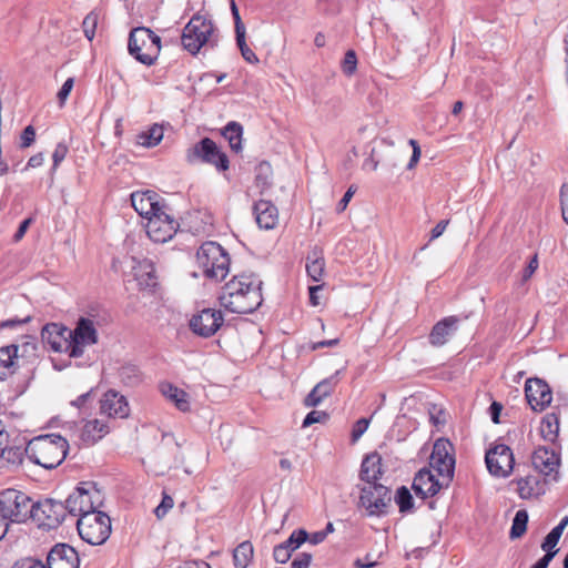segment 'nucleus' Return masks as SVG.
Instances as JSON below:
<instances>
[{
    "label": "nucleus",
    "mask_w": 568,
    "mask_h": 568,
    "mask_svg": "<svg viewBox=\"0 0 568 568\" xmlns=\"http://www.w3.org/2000/svg\"><path fill=\"white\" fill-rule=\"evenodd\" d=\"M503 409V405L498 402H493L489 406L490 418L495 424L499 423V415Z\"/></svg>",
    "instance_id": "63"
},
{
    "label": "nucleus",
    "mask_w": 568,
    "mask_h": 568,
    "mask_svg": "<svg viewBox=\"0 0 568 568\" xmlns=\"http://www.w3.org/2000/svg\"><path fill=\"white\" fill-rule=\"evenodd\" d=\"M180 227L179 222L172 215L169 205L163 207L145 223L148 236L154 243H166L173 239Z\"/></svg>",
    "instance_id": "10"
},
{
    "label": "nucleus",
    "mask_w": 568,
    "mask_h": 568,
    "mask_svg": "<svg viewBox=\"0 0 568 568\" xmlns=\"http://www.w3.org/2000/svg\"><path fill=\"white\" fill-rule=\"evenodd\" d=\"M540 434L545 440L555 443L559 435V416L556 413H548L542 417Z\"/></svg>",
    "instance_id": "32"
},
{
    "label": "nucleus",
    "mask_w": 568,
    "mask_h": 568,
    "mask_svg": "<svg viewBox=\"0 0 568 568\" xmlns=\"http://www.w3.org/2000/svg\"><path fill=\"white\" fill-rule=\"evenodd\" d=\"M324 397L314 387L304 399L306 407H316L323 402Z\"/></svg>",
    "instance_id": "56"
},
{
    "label": "nucleus",
    "mask_w": 568,
    "mask_h": 568,
    "mask_svg": "<svg viewBox=\"0 0 568 568\" xmlns=\"http://www.w3.org/2000/svg\"><path fill=\"white\" fill-rule=\"evenodd\" d=\"M0 510L11 523H24L32 517L33 500L23 491L6 489L0 493Z\"/></svg>",
    "instance_id": "9"
},
{
    "label": "nucleus",
    "mask_w": 568,
    "mask_h": 568,
    "mask_svg": "<svg viewBox=\"0 0 568 568\" xmlns=\"http://www.w3.org/2000/svg\"><path fill=\"white\" fill-rule=\"evenodd\" d=\"M105 317L94 308L85 315L80 316L71 332V358H80L84 355L85 348L93 346L99 342L98 327H100Z\"/></svg>",
    "instance_id": "3"
},
{
    "label": "nucleus",
    "mask_w": 568,
    "mask_h": 568,
    "mask_svg": "<svg viewBox=\"0 0 568 568\" xmlns=\"http://www.w3.org/2000/svg\"><path fill=\"white\" fill-rule=\"evenodd\" d=\"M357 68V57L355 51L348 50L342 61V71L345 75L351 77L355 73Z\"/></svg>",
    "instance_id": "44"
},
{
    "label": "nucleus",
    "mask_w": 568,
    "mask_h": 568,
    "mask_svg": "<svg viewBox=\"0 0 568 568\" xmlns=\"http://www.w3.org/2000/svg\"><path fill=\"white\" fill-rule=\"evenodd\" d=\"M155 270L149 260L139 261L134 266V277L141 288H151L156 285Z\"/></svg>",
    "instance_id": "29"
},
{
    "label": "nucleus",
    "mask_w": 568,
    "mask_h": 568,
    "mask_svg": "<svg viewBox=\"0 0 568 568\" xmlns=\"http://www.w3.org/2000/svg\"><path fill=\"white\" fill-rule=\"evenodd\" d=\"M67 154H68V146L64 143H58L52 153V160H53L52 172H54L57 170L59 164L65 159Z\"/></svg>",
    "instance_id": "49"
},
{
    "label": "nucleus",
    "mask_w": 568,
    "mask_h": 568,
    "mask_svg": "<svg viewBox=\"0 0 568 568\" xmlns=\"http://www.w3.org/2000/svg\"><path fill=\"white\" fill-rule=\"evenodd\" d=\"M327 417H328V415L323 410H312L305 416V418L302 423V427L305 428L315 423H322V422L326 420Z\"/></svg>",
    "instance_id": "46"
},
{
    "label": "nucleus",
    "mask_w": 568,
    "mask_h": 568,
    "mask_svg": "<svg viewBox=\"0 0 568 568\" xmlns=\"http://www.w3.org/2000/svg\"><path fill=\"white\" fill-rule=\"evenodd\" d=\"M361 504L369 516H382L390 501L389 489L382 484L367 485L362 489Z\"/></svg>",
    "instance_id": "16"
},
{
    "label": "nucleus",
    "mask_w": 568,
    "mask_h": 568,
    "mask_svg": "<svg viewBox=\"0 0 568 568\" xmlns=\"http://www.w3.org/2000/svg\"><path fill=\"white\" fill-rule=\"evenodd\" d=\"M485 463L490 475L507 478L514 469L513 450L505 444H495L486 452Z\"/></svg>",
    "instance_id": "14"
},
{
    "label": "nucleus",
    "mask_w": 568,
    "mask_h": 568,
    "mask_svg": "<svg viewBox=\"0 0 568 568\" xmlns=\"http://www.w3.org/2000/svg\"><path fill=\"white\" fill-rule=\"evenodd\" d=\"M30 321V316H27L24 318H9V320H6L3 322H1L0 324V327L1 328H12V327H16L18 325H22V324H26Z\"/></svg>",
    "instance_id": "61"
},
{
    "label": "nucleus",
    "mask_w": 568,
    "mask_h": 568,
    "mask_svg": "<svg viewBox=\"0 0 568 568\" xmlns=\"http://www.w3.org/2000/svg\"><path fill=\"white\" fill-rule=\"evenodd\" d=\"M186 161L191 164L199 161L209 163L219 171H226L230 164L226 154L221 152L216 143L210 138H204L190 148L186 151Z\"/></svg>",
    "instance_id": "11"
},
{
    "label": "nucleus",
    "mask_w": 568,
    "mask_h": 568,
    "mask_svg": "<svg viewBox=\"0 0 568 568\" xmlns=\"http://www.w3.org/2000/svg\"><path fill=\"white\" fill-rule=\"evenodd\" d=\"M68 514L82 518L84 514L95 513L102 505L101 491L93 483H80L65 500Z\"/></svg>",
    "instance_id": "7"
},
{
    "label": "nucleus",
    "mask_w": 568,
    "mask_h": 568,
    "mask_svg": "<svg viewBox=\"0 0 568 568\" xmlns=\"http://www.w3.org/2000/svg\"><path fill=\"white\" fill-rule=\"evenodd\" d=\"M528 523V513L525 509H520L515 514L513 519V525L510 528V538H519L521 537L526 529Z\"/></svg>",
    "instance_id": "37"
},
{
    "label": "nucleus",
    "mask_w": 568,
    "mask_h": 568,
    "mask_svg": "<svg viewBox=\"0 0 568 568\" xmlns=\"http://www.w3.org/2000/svg\"><path fill=\"white\" fill-rule=\"evenodd\" d=\"M128 51L136 61L151 67L159 58L161 38L149 28H133L129 34Z\"/></svg>",
    "instance_id": "4"
},
{
    "label": "nucleus",
    "mask_w": 568,
    "mask_h": 568,
    "mask_svg": "<svg viewBox=\"0 0 568 568\" xmlns=\"http://www.w3.org/2000/svg\"><path fill=\"white\" fill-rule=\"evenodd\" d=\"M231 10L234 18V24H235V34L245 33V26L241 20L239 9L234 2V0L231 1Z\"/></svg>",
    "instance_id": "55"
},
{
    "label": "nucleus",
    "mask_w": 568,
    "mask_h": 568,
    "mask_svg": "<svg viewBox=\"0 0 568 568\" xmlns=\"http://www.w3.org/2000/svg\"><path fill=\"white\" fill-rule=\"evenodd\" d=\"M254 214L261 229L272 230L278 221L277 207L270 201L260 200L254 204Z\"/></svg>",
    "instance_id": "25"
},
{
    "label": "nucleus",
    "mask_w": 568,
    "mask_h": 568,
    "mask_svg": "<svg viewBox=\"0 0 568 568\" xmlns=\"http://www.w3.org/2000/svg\"><path fill=\"white\" fill-rule=\"evenodd\" d=\"M382 475V458L377 453L367 455L361 465V478L367 485L377 484Z\"/></svg>",
    "instance_id": "26"
},
{
    "label": "nucleus",
    "mask_w": 568,
    "mask_h": 568,
    "mask_svg": "<svg viewBox=\"0 0 568 568\" xmlns=\"http://www.w3.org/2000/svg\"><path fill=\"white\" fill-rule=\"evenodd\" d=\"M47 566L48 568H79V555L70 545L57 544L48 554Z\"/></svg>",
    "instance_id": "22"
},
{
    "label": "nucleus",
    "mask_w": 568,
    "mask_h": 568,
    "mask_svg": "<svg viewBox=\"0 0 568 568\" xmlns=\"http://www.w3.org/2000/svg\"><path fill=\"white\" fill-rule=\"evenodd\" d=\"M68 514L67 505L62 501L47 498L40 501H33L31 519L39 527L44 529H54L62 524Z\"/></svg>",
    "instance_id": "12"
},
{
    "label": "nucleus",
    "mask_w": 568,
    "mask_h": 568,
    "mask_svg": "<svg viewBox=\"0 0 568 568\" xmlns=\"http://www.w3.org/2000/svg\"><path fill=\"white\" fill-rule=\"evenodd\" d=\"M395 500L402 513H406L413 508V497L405 486L397 489Z\"/></svg>",
    "instance_id": "41"
},
{
    "label": "nucleus",
    "mask_w": 568,
    "mask_h": 568,
    "mask_svg": "<svg viewBox=\"0 0 568 568\" xmlns=\"http://www.w3.org/2000/svg\"><path fill=\"white\" fill-rule=\"evenodd\" d=\"M161 393L165 398L172 402L179 410L184 413L190 410L189 395L183 389L171 383H163L161 384Z\"/></svg>",
    "instance_id": "30"
},
{
    "label": "nucleus",
    "mask_w": 568,
    "mask_h": 568,
    "mask_svg": "<svg viewBox=\"0 0 568 568\" xmlns=\"http://www.w3.org/2000/svg\"><path fill=\"white\" fill-rule=\"evenodd\" d=\"M560 537L561 535L559 534V530L551 529L545 537L544 541L541 542V549L545 552L555 551V555H557L559 551V549L557 548V544Z\"/></svg>",
    "instance_id": "43"
},
{
    "label": "nucleus",
    "mask_w": 568,
    "mask_h": 568,
    "mask_svg": "<svg viewBox=\"0 0 568 568\" xmlns=\"http://www.w3.org/2000/svg\"><path fill=\"white\" fill-rule=\"evenodd\" d=\"M224 322L221 311L204 308L190 321L192 332L202 337L214 335Z\"/></svg>",
    "instance_id": "17"
},
{
    "label": "nucleus",
    "mask_w": 568,
    "mask_h": 568,
    "mask_svg": "<svg viewBox=\"0 0 568 568\" xmlns=\"http://www.w3.org/2000/svg\"><path fill=\"white\" fill-rule=\"evenodd\" d=\"M92 395H93V389H90L89 392L78 396L74 400H72L71 405L79 409H85L88 406V403L92 398Z\"/></svg>",
    "instance_id": "57"
},
{
    "label": "nucleus",
    "mask_w": 568,
    "mask_h": 568,
    "mask_svg": "<svg viewBox=\"0 0 568 568\" xmlns=\"http://www.w3.org/2000/svg\"><path fill=\"white\" fill-rule=\"evenodd\" d=\"M369 425V419L367 418H361L358 419L352 429V442H357L363 434L367 430Z\"/></svg>",
    "instance_id": "50"
},
{
    "label": "nucleus",
    "mask_w": 568,
    "mask_h": 568,
    "mask_svg": "<svg viewBox=\"0 0 568 568\" xmlns=\"http://www.w3.org/2000/svg\"><path fill=\"white\" fill-rule=\"evenodd\" d=\"M254 548L251 541L245 540L233 550V564L235 568H247L252 562Z\"/></svg>",
    "instance_id": "34"
},
{
    "label": "nucleus",
    "mask_w": 568,
    "mask_h": 568,
    "mask_svg": "<svg viewBox=\"0 0 568 568\" xmlns=\"http://www.w3.org/2000/svg\"><path fill=\"white\" fill-rule=\"evenodd\" d=\"M14 568H48V566L33 558H24L17 562Z\"/></svg>",
    "instance_id": "58"
},
{
    "label": "nucleus",
    "mask_w": 568,
    "mask_h": 568,
    "mask_svg": "<svg viewBox=\"0 0 568 568\" xmlns=\"http://www.w3.org/2000/svg\"><path fill=\"white\" fill-rule=\"evenodd\" d=\"M449 221L448 220H442L439 221L433 229H432V232H430V241L433 240H436L437 237H439L446 230L447 225H448Z\"/></svg>",
    "instance_id": "60"
},
{
    "label": "nucleus",
    "mask_w": 568,
    "mask_h": 568,
    "mask_svg": "<svg viewBox=\"0 0 568 568\" xmlns=\"http://www.w3.org/2000/svg\"><path fill=\"white\" fill-rule=\"evenodd\" d=\"M236 44L241 51V54L243 57V59L251 63V64H256L258 63V58L257 55L254 53V51L246 44V40H245V33H240V34H236Z\"/></svg>",
    "instance_id": "40"
},
{
    "label": "nucleus",
    "mask_w": 568,
    "mask_h": 568,
    "mask_svg": "<svg viewBox=\"0 0 568 568\" xmlns=\"http://www.w3.org/2000/svg\"><path fill=\"white\" fill-rule=\"evenodd\" d=\"M219 300L231 313H253L263 302L262 281L254 273L235 275L223 286Z\"/></svg>",
    "instance_id": "1"
},
{
    "label": "nucleus",
    "mask_w": 568,
    "mask_h": 568,
    "mask_svg": "<svg viewBox=\"0 0 568 568\" xmlns=\"http://www.w3.org/2000/svg\"><path fill=\"white\" fill-rule=\"evenodd\" d=\"M538 268V256L537 254H535L530 261L528 262V265L526 266L525 271H524V278L527 280L534 273L535 271Z\"/></svg>",
    "instance_id": "62"
},
{
    "label": "nucleus",
    "mask_w": 568,
    "mask_h": 568,
    "mask_svg": "<svg viewBox=\"0 0 568 568\" xmlns=\"http://www.w3.org/2000/svg\"><path fill=\"white\" fill-rule=\"evenodd\" d=\"M517 490L523 499L538 497L545 493V484L534 475L517 480Z\"/></svg>",
    "instance_id": "27"
},
{
    "label": "nucleus",
    "mask_w": 568,
    "mask_h": 568,
    "mask_svg": "<svg viewBox=\"0 0 568 568\" xmlns=\"http://www.w3.org/2000/svg\"><path fill=\"white\" fill-rule=\"evenodd\" d=\"M525 396L535 412H541L550 405L552 392L550 386L540 378H528L525 383Z\"/></svg>",
    "instance_id": "19"
},
{
    "label": "nucleus",
    "mask_w": 568,
    "mask_h": 568,
    "mask_svg": "<svg viewBox=\"0 0 568 568\" xmlns=\"http://www.w3.org/2000/svg\"><path fill=\"white\" fill-rule=\"evenodd\" d=\"M308 538V534L305 529H295L291 536L283 541L284 547L293 554L297 548H300Z\"/></svg>",
    "instance_id": "38"
},
{
    "label": "nucleus",
    "mask_w": 568,
    "mask_h": 568,
    "mask_svg": "<svg viewBox=\"0 0 568 568\" xmlns=\"http://www.w3.org/2000/svg\"><path fill=\"white\" fill-rule=\"evenodd\" d=\"M449 483H444V479L436 478L430 468L424 467L418 470L413 480V489L416 496L426 499L435 496L443 487H447Z\"/></svg>",
    "instance_id": "20"
},
{
    "label": "nucleus",
    "mask_w": 568,
    "mask_h": 568,
    "mask_svg": "<svg viewBox=\"0 0 568 568\" xmlns=\"http://www.w3.org/2000/svg\"><path fill=\"white\" fill-rule=\"evenodd\" d=\"M181 42L191 54H196L204 45L215 47L217 34L213 22L203 16H193L183 29Z\"/></svg>",
    "instance_id": "6"
},
{
    "label": "nucleus",
    "mask_w": 568,
    "mask_h": 568,
    "mask_svg": "<svg viewBox=\"0 0 568 568\" xmlns=\"http://www.w3.org/2000/svg\"><path fill=\"white\" fill-rule=\"evenodd\" d=\"M459 317L457 316H447L437 322L430 333H429V343L433 346H443L447 343V341L454 335V333L458 328Z\"/></svg>",
    "instance_id": "24"
},
{
    "label": "nucleus",
    "mask_w": 568,
    "mask_h": 568,
    "mask_svg": "<svg viewBox=\"0 0 568 568\" xmlns=\"http://www.w3.org/2000/svg\"><path fill=\"white\" fill-rule=\"evenodd\" d=\"M292 554L284 547V545L281 542L276 545L273 549V558L277 564H286Z\"/></svg>",
    "instance_id": "52"
},
{
    "label": "nucleus",
    "mask_w": 568,
    "mask_h": 568,
    "mask_svg": "<svg viewBox=\"0 0 568 568\" xmlns=\"http://www.w3.org/2000/svg\"><path fill=\"white\" fill-rule=\"evenodd\" d=\"M73 85H74V79L73 78H68L64 81V83L62 84V87L60 88V90L58 92V99H59V102H60L61 105H63L64 102L67 101L70 92L73 89Z\"/></svg>",
    "instance_id": "54"
},
{
    "label": "nucleus",
    "mask_w": 568,
    "mask_h": 568,
    "mask_svg": "<svg viewBox=\"0 0 568 568\" xmlns=\"http://www.w3.org/2000/svg\"><path fill=\"white\" fill-rule=\"evenodd\" d=\"M531 463L537 471L544 476L550 477L552 480H557L560 456L555 449L538 447L532 453Z\"/></svg>",
    "instance_id": "21"
},
{
    "label": "nucleus",
    "mask_w": 568,
    "mask_h": 568,
    "mask_svg": "<svg viewBox=\"0 0 568 568\" xmlns=\"http://www.w3.org/2000/svg\"><path fill=\"white\" fill-rule=\"evenodd\" d=\"M109 433V426L106 423L93 419L84 424L81 432V440L85 445H93Z\"/></svg>",
    "instance_id": "28"
},
{
    "label": "nucleus",
    "mask_w": 568,
    "mask_h": 568,
    "mask_svg": "<svg viewBox=\"0 0 568 568\" xmlns=\"http://www.w3.org/2000/svg\"><path fill=\"white\" fill-rule=\"evenodd\" d=\"M313 556L310 552H300L291 562V568H310Z\"/></svg>",
    "instance_id": "48"
},
{
    "label": "nucleus",
    "mask_w": 568,
    "mask_h": 568,
    "mask_svg": "<svg viewBox=\"0 0 568 568\" xmlns=\"http://www.w3.org/2000/svg\"><path fill=\"white\" fill-rule=\"evenodd\" d=\"M43 344L54 353H64L71 358V332L61 323H48L41 331Z\"/></svg>",
    "instance_id": "15"
},
{
    "label": "nucleus",
    "mask_w": 568,
    "mask_h": 568,
    "mask_svg": "<svg viewBox=\"0 0 568 568\" xmlns=\"http://www.w3.org/2000/svg\"><path fill=\"white\" fill-rule=\"evenodd\" d=\"M131 204L135 212L143 219L154 216L168 204L164 199L154 191H135L131 194Z\"/></svg>",
    "instance_id": "18"
},
{
    "label": "nucleus",
    "mask_w": 568,
    "mask_h": 568,
    "mask_svg": "<svg viewBox=\"0 0 568 568\" xmlns=\"http://www.w3.org/2000/svg\"><path fill=\"white\" fill-rule=\"evenodd\" d=\"M339 373L341 371H336L333 375H331L327 378H324L323 381L315 385V388L322 395V397L326 398L333 393L338 383Z\"/></svg>",
    "instance_id": "39"
},
{
    "label": "nucleus",
    "mask_w": 568,
    "mask_h": 568,
    "mask_svg": "<svg viewBox=\"0 0 568 568\" xmlns=\"http://www.w3.org/2000/svg\"><path fill=\"white\" fill-rule=\"evenodd\" d=\"M68 440L58 434L40 435L27 444L26 455L30 462L45 469L57 468L67 457Z\"/></svg>",
    "instance_id": "2"
},
{
    "label": "nucleus",
    "mask_w": 568,
    "mask_h": 568,
    "mask_svg": "<svg viewBox=\"0 0 568 568\" xmlns=\"http://www.w3.org/2000/svg\"><path fill=\"white\" fill-rule=\"evenodd\" d=\"M306 273L314 282H321L325 272V260L318 248H314L306 256Z\"/></svg>",
    "instance_id": "31"
},
{
    "label": "nucleus",
    "mask_w": 568,
    "mask_h": 568,
    "mask_svg": "<svg viewBox=\"0 0 568 568\" xmlns=\"http://www.w3.org/2000/svg\"><path fill=\"white\" fill-rule=\"evenodd\" d=\"M163 139V128L159 124H153L146 131L136 135V142L144 148L156 146Z\"/></svg>",
    "instance_id": "36"
},
{
    "label": "nucleus",
    "mask_w": 568,
    "mask_h": 568,
    "mask_svg": "<svg viewBox=\"0 0 568 568\" xmlns=\"http://www.w3.org/2000/svg\"><path fill=\"white\" fill-rule=\"evenodd\" d=\"M196 263L202 274L210 280L225 278L230 268L226 251L216 242L203 243L196 252Z\"/></svg>",
    "instance_id": "5"
},
{
    "label": "nucleus",
    "mask_w": 568,
    "mask_h": 568,
    "mask_svg": "<svg viewBox=\"0 0 568 568\" xmlns=\"http://www.w3.org/2000/svg\"><path fill=\"white\" fill-rule=\"evenodd\" d=\"M173 498L164 494L160 505L154 509V515L159 519L163 518L168 514V511L173 507Z\"/></svg>",
    "instance_id": "47"
},
{
    "label": "nucleus",
    "mask_w": 568,
    "mask_h": 568,
    "mask_svg": "<svg viewBox=\"0 0 568 568\" xmlns=\"http://www.w3.org/2000/svg\"><path fill=\"white\" fill-rule=\"evenodd\" d=\"M98 21H99V14L94 11L90 12L83 19L82 28H83L84 36L89 41H92L95 36V29L98 26Z\"/></svg>",
    "instance_id": "42"
},
{
    "label": "nucleus",
    "mask_w": 568,
    "mask_h": 568,
    "mask_svg": "<svg viewBox=\"0 0 568 568\" xmlns=\"http://www.w3.org/2000/svg\"><path fill=\"white\" fill-rule=\"evenodd\" d=\"M17 353L18 346L13 344L0 347V381L6 379L12 373Z\"/></svg>",
    "instance_id": "33"
},
{
    "label": "nucleus",
    "mask_w": 568,
    "mask_h": 568,
    "mask_svg": "<svg viewBox=\"0 0 568 568\" xmlns=\"http://www.w3.org/2000/svg\"><path fill=\"white\" fill-rule=\"evenodd\" d=\"M429 466L436 471L444 483H450L454 477L455 457L453 444L445 438H439L433 446L429 458Z\"/></svg>",
    "instance_id": "13"
},
{
    "label": "nucleus",
    "mask_w": 568,
    "mask_h": 568,
    "mask_svg": "<svg viewBox=\"0 0 568 568\" xmlns=\"http://www.w3.org/2000/svg\"><path fill=\"white\" fill-rule=\"evenodd\" d=\"M354 192H355V191L353 190V186H351V187L345 192V194L343 195V197L341 199V201H339V202H338V204H337V211L342 212V211H344V210L347 207V205H348V203H349L351 199H352V197H353V195H354Z\"/></svg>",
    "instance_id": "64"
},
{
    "label": "nucleus",
    "mask_w": 568,
    "mask_h": 568,
    "mask_svg": "<svg viewBox=\"0 0 568 568\" xmlns=\"http://www.w3.org/2000/svg\"><path fill=\"white\" fill-rule=\"evenodd\" d=\"M36 140V130L32 125H28L21 133L20 146L22 149L29 148Z\"/></svg>",
    "instance_id": "53"
},
{
    "label": "nucleus",
    "mask_w": 568,
    "mask_h": 568,
    "mask_svg": "<svg viewBox=\"0 0 568 568\" xmlns=\"http://www.w3.org/2000/svg\"><path fill=\"white\" fill-rule=\"evenodd\" d=\"M8 439H9V435L6 429L4 420L2 418H0V457L3 455V453L8 446V442H9Z\"/></svg>",
    "instance_id": "59"
},
{
    "label": "nucleus",
    "mask_w": 568,
    "mask_h": 568,
    "mask_svg": "<svg viewBox=\"0 0 568 568\" xmlns=\"http://www.w3.org/2000/svg\"><path fill=\"white\" fill-rule=\"evenodd\" d=\"M255 183L258 187L265 189L271 185V166L261 164L258 173L255 176Z\"/></svg>",
    "instance_id": "45"
},
{
    "label": "nucleus",
    "mask_w": 568,
    "mask_h": 568,
    "mask_svg": "<svg viewBox=\"0 0 568 568\" xmlns=\"http://www.w3.org/2000/svg\"><path fill=\"white\" fill-rule=\"evenodd\" d=\"M559 197L562 219L568 224V182L561 185L559 191Z\"/></svg>",
    "instance_id": "51"
},
{
    "label": "nucleus",
    "mask_w": 568,
    "mask_h": 568,
    "mask_svg": "<svg viewBox=\"0 0 568 568\" xmlns=\"http://www.w3.org/2000/svg\"><path fill=\"white\" fill-rule=\"evenodd\" d=\"M222 135L229 141L230 148L239 153L242 151L243 126L237 122H229L222 130Z\"/></svg>",
    "instance_id": "35"
},
{
    "label": "nucleus",
    "mask_w": 568,
    "mask_h": 568,
    "mask_svg": "<svg viewBox=\"0 0 568 568\" xmlns=\"http://www.w3.org/2000/svg\"><path fill=\"white\" fill-rule=\"evenodd\" d=\"M80 537L88 544L98 546L104 544L111 534V519L103 511L84 514L77 519Z\"/></svg>",
    "instance_id": "8"
},
{
    "label": "nucleus",
    "mask_w": 568,
    "mask_h": 568,
    "mask_svg": "<svg viewBox=\"0 0 568 568\" xmlns=\"http://www.w3.org/2000/svg\"><path fill=\"white\" fill-rule=\"evenodd\" d=\"M100 412L109 417L124 418L129 415L130 408L125 396L110 389L100 400Z\"/></svg>",
    "instance_id": "23"
}]
</instances>
